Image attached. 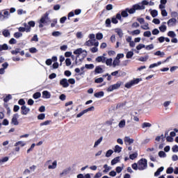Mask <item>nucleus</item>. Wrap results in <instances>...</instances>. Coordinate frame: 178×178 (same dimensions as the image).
Masks as SVG:
<instances>
[{
  "mask_svg": "<svg viewBox=\"0 0 178 178\" xmlns=\"http://www.w3.org/2000/svg\"><path fill=\"white\" fill-rule=\"evenodd\" d=\"M150 15H152V17H156V16H158V10H152L150 11Z\"/></svg>",
  "mask_w": 178,
  "mask_h": 178,
  "instance_id": "30",
  "label": "nucleus"
},
{
  "mask_svg": "<svg viewBox=\"0 0 178 178\" xmlns=\"http://www.w3.org/2000/svg\"><path fill=\"white\" fill-rule=\"evenodd\" d=\"M30 27H34L35 26V22L34 21H30L28 22Z\"/></svg>",
  "mask_w": 178,
  "mask_h": 178,
  "instance_id": "60",
  "label": "nucleus"
},
{
  "mask_svg": "<svg viewBox=\"0 0 178 178\" xmlns=\"http://www.w3.org/2000/svg\"><path fill=\"white\" fill-rule=\"evenodd\" d=\"M94 97H95L96 98H100V97H104V92L101 91L96 92L95 93Z\"/></svg>",
  "mask_w": 178,
  "mask_h": 178,
  "instance_id": "27",
  "label": "nucleus"
},
{
  "mask_svg": "<svg viewBox=\"0 0 178 178\" xmlns=\"http://www.w3.org/2000/svg\"><path fill=\"white\" fill-rule=\"evenodd\" d=\"M133 55H134V53L133 51H128L126 57L127 59H131V58H133Z\"/></svg>",
  "mask_w": 178,
  "mask_h": 178,
  "instance_id": "32",
  "label": "nucleus"
},
{
  "mask_svg": "<svg viewBox=\"0 0 178 178\" xmlns=\"http://www.w3.org/2000/svg\"><path fill=\"white\" fill-rule=\"evenodd\" d=\"M60 85L63 87V88H67L69 87V82L66 79H63L60 81Z\"/></svg>",
  "mask_w": 178,
  "mask_h": 178,
  "instance_id": "10",
  "label": "nucleus"
},
{
  "mask_svg": "<svg viewBox=\"0 0 178 178\" xmlns=\"http://www.w3.org/2000/svg\"><path fill=\"white\" fill-rule=\"evenodd\" d=\"M83 52H86V54H87V51L83 50V49H81V48L77 49L74 51V54L76 55V61H75L76 65H77V58H79L80 56V55H81V54H83Z\"/></svg>",
  "mask_w": 178,
  "mask_h": 178,
  "instance_id": "6",
  "label": "nucleus"
},
{
  "mask_svg": "<svg viewBox=\"0 0 178 178\" xmlns=\"http://www.w3.org/2000/svg\"><path fill=\"white\" fill-rule=\"evenodd\" d=\"M62 33L59 31H54L51 33V35H53V37H59V35H61Z\"/></svg>",
  "mask_w": 178,
  "mask_h": 178,
  "instance_id": "41",
  "label": "nucleus"
},
{
  "mask_svg": "<svg viewBox=\"0 0 178 178\" xmlns=\"http://www.w3.org/2000/svg\"><path fill=\"white\" fill-rule=\"evenodd\" d=\"M127 9L126 8L124 10H122L121 13V15L122 17H127L129 16V13H127Z\"/></svg>",
  "mask_w": 178,
  "mask_h": 178,
  "instance_id": "33",
  "label": "nucleus"
},
{
  "mask_svg": "<svg viewBox=\"0 0 178 178\" xmlns=\"http://www.w3.org/2000/svg\"><path fill=\"white\" fill-rule=\"evenodd\" d=\"M143 48H145V44H139L138 46H136V49L138 51H140V49H143Z\"/></svg>",
  "mask_w": 178,
  "mask_h": 178,
  "instance_id": "47",
  "label": "nucleus"
},
{
  "mask_svg": "<svg viewBox=\"0 0 178 178\" xmlns=\"http://www.w3.org/2000/svg\"><path fill=\"white\" fill-rule=\"evenodd\" d=\"M9 49V47H8V44H3L2 45L0 44V51H6Z\"/></svg>",
  "mask_w": 178,
  "mask_h": 178,
  "instance_id": "24",
  "label": "nucleus"
},
{
  "mask_svg": "<svg viewBox=\"0 0 178 178\" xmlns=\"http://www.w3.org/2000/svg\"><path fill=\"white\" fill-rule=\"evenodd\" d=\"M121 86H122V82L118 81L115 84L110 86L107 88V91H108V92H111L113 91V90H118V88H120Z\"/></svg>",
  "mask_w": 178,
  "mask_h": 178,
  "instance_id": "4",
  "label": "nucleus"
},
{
  "mask_svg": "<svg viewBox=\"0 0 178 178\" xmlns=\"http://www.w3.org/2000/svg\"><path fill=\"white\" fill-rule=\"evenodd\" d=\"M51 162H52L51 160H49L46 161L45 165L48 166V169H56V166H58V162H56V161H54L52 163V165H51Z\"/></svg>",
  "mask_w": 178,
  "mask_h": 178,
  "instance_id": "5",
  "label": "nucleus"
},
{
  "mask_svg": "<svg viewBox=\"0 0 178 178\" xmlns=\"http://www.w3.org/2000/svg\"><path fill=\"white\" fill-rule=\"evenodd\" d=\"M113 60L112 58H106L105 60V63L106 66H112Z\"/></svg>",
  "mask_w": 178,
  "mask_h": 178,
  "instance_id": "16",
  "label": "nucleus"
},
{
  "mask_svg": "<svg viewBox=\"0 0 178 178\" xmlns=\"http://www.w3.org/2000/svg\"><path fill=\"white\" fill-rule=\"evenodd\" d=\"M166 25H161V26H159V30L160 31H161V33H165V31H166Z\"/></svg>",
  "mask_w": 178,
  "mask_h": 178,
  "instance_id": "40",
  "label": "nucleus"
},
{
  "mask_svg": "<svg viewBox=\"0 0 178 178\" xmlns=\"http://www.w3.org/2000/svg\"><path fill=\"white\" fill-rule=\"evenodd\" d=\"M3 35L4 37H9V35H10V32H9V30L6 29L3 31Z\"/></svg>",
  "mask_w": 178,
  "mask_h": 178,
  "instance_id": "36",
  "label": "nucleus"
},
{
  "mask_svg": "<svg viewBox=\"0 0 178 178\" xmlns=\"http://www.w3.org/2000/svg\"><path fill=\"white\" fill-rule=\"evenodd\" d=\"M154 55H156V56H160V58H163V56H165V52L157 51L154 53Z\"/></svg>",
  "mask_w": 178,
  "mask_h": 178,
  "instance_id": "21",
  "label": "nucleus"
},
{
  "mask_svg": "<svg viewBox=\"0 0 178 178\" xmlns=\"http://www.w3.org/2000/svg\"><path fill=\"white\" fill-rule=\"evenodd\" d=\"M151 126H152V124H151V123L149 122H144L142 124L143 129H145V127H151Z\"/></svg>",
  "mask_w": 178,
  "mask_h": 178,
  "instance_id": "39",
  "label": "nucleus"
},
{
  "mask_svg": "<svg viewBox=\"0 0 178 178\" xmlns=\"http://www.w3.org/2000/svg\"><path fill=\"white\" fill-rule=\"evenodd\" d=\"M149 24H148V23H145V25H142L140 27L143 30H149Z\"/></svg>",
  "mask_w": 178,
  "mask_h": 178,
  "instance_id": "43",
  "label": "nucleus"
},
{
  "mask_svg": "<svg viewBox=\"0 0 178 178\" xmlns=\"http://www.w3.org/2000/svg\"><path fill=\"white\" fill-rule=\"evenodd\" d=\"M15 38H20V37H23V33L20 32H16L14 33Z\"/></svg>",
  "mask_w": 178,
  "mask_h": 178,
  "instance_id": "38",
  "label": "nucleus"
},
{
  "mask_svg": "<svg viewBox=\"0 0 178 178\" xmlns=\"http://www.w3.org/2000/svg\"><path fill=\"white\" fill-rule=\"evenodd\" d=\"M172 152H178V146L177 145H174L172 147Z\"/></svg>",
  "mask_w": 178,
  "mask_h": 178,
  "instance_id": "61",
  "label": "nucleus"
},
{
  "mask_svg": "<svg viewBox=\"0 0 178 178\" xmlns=\"http://www.w3.org/2000/svg\"><path fill=\"white\" fill-rule=\"evenodd\" d=\"M102 140H104V137L102 136L95 143L94 148H97V147H98V145L101 144V143L102 142Z\"/></svg>",
  "mask_w": 178,
  "mask_h": 178,
  "instance_id": "18",
  "label": "nucleus"
},
{
  "mask_svg": "<svg viewBox=\"0 0 178 178\" xmlns=\"http://www.w3.org/2000/svg\"><path fill=\"white\" fill-rule=\"evenodd\" d=\"M10 99H12V95H8L3 99L4 102H8Z\"/></svg>",
  "mask_w": 178,
  "mask_h": 178,
  "instance_id": "56",
  "label": "nucleus"
},
{
  "mask_svg": "<svg viewBox=\"0 0 178 178\" xmlns=\"http://www.w3.org/2000/svg\"><path fill=\"white\" fill-rule=\"evenodd\" d=\"M159 156H160V158H165L166 157V153H165V152H163V151H160L159 152Z\"/></svg>",
  "mask_w": 178,
  "mask_h": 178,
  "instance_id": "45",
  "label": "nucleus"
},
{
  "mask_svg": "<svg viewBox=\"0 0 178 178\" xmlns=\"http://www.w3.org/2000/svg\"><path fill=\"white\" fill-rule=\"evenodd\" d=\"M112 66L113 67H116V66H120V60L118 59V58H114L113 61V64Z\"/></svg>",
  "mask_w": 178,
  "mask_h": 178,
  "instance_id": "14",
  "label": "nucleus"
},
{
  "mask_svg": "<svg viewBox=\"0 0 178 178\" xmlns=\"http://www.w3.org/2000/svg\"><path fill=\"white\" fill-rule=\"evenodd\" d=\"M151 35V31H145L143 33L144 37H150Z\"/></svg>",
  "mask_w": 178,
  "mask_h": 178,
  "instance_id": "55",
  "label": "nucleus"
},
{
  "mask_svg": "<svg viewBox=\"0 0 178 178\" xmlns=\"http://www.w3.org/2000/svg\"><path fill=\"white\" fill-rule=\"evenodd\" d=\"M94 106H92L85 110H83V111H81V113H79V114L76 115V118H81V116H83V115H85V113H87V112H90L91 111H94Z\"/></svg>",
  "mask_w": 178,
  "mask_h": 178,
  "instance_id": "7",
  "label": "nucleus"
},
{
  "mask_svg": "<svg viewBox=\"0 0 178 178\" xmlns=\"http://www.w3.org/2000/svg\"><path fill=\"white\" fill-rule=\"evenodd\" d=\"M127 10L129 13L130 15H133V13H136V10H134V7H132V8L131 9L127 8Z\"/></svg>",
  "mask_w": 178,
  "mask_h": 178,
  "instance_id": "57",
  "label": "nucleus"
},
{
  "mask_svg": "<svg viewBox=\"0 0 178 178\" xmlns=\"http://www.w3.org/2000/svg\"><path fill=\"white\" fill-rule=\"evenodd\" d=\"M104 173H108V172H109V170H111V169H112V167H109V166H108L106 164H105L104 165Z\"/></svg>",
  "mask_w": 178,
  "mask_h": 178,
  "instance_id": "37",
  "label": "nucleus"
},
{
  "mask_svg": "<svg viewBox=\"0 0 178 178\" xmlns=\"http://www.w3.org/2000/svg\"><path fill=\"white\" fill-rule=\"evenodd\" d=\"M21 110L22 115H27L30 112V108L26 106H22Z\"/></svg>",
  "mask_w": 178,
  "mask_h": 178,
  "instance_id": "11",
  "label": "nucleus"
},
{
  "mask_svg": "<svg viewBox=\"0 0 178 178\" xmlns=\"http://www.w3.org/2000/svg\"><path fill=\"white\" fill-rule=\"evenodd\" d=\"M137 156H138V154L134 153L132 154H130L129 158H130V159L133 160V159H136V158H137Z\"/></svg>",
  "mask_w": 178,
  "mask_h": 178,
  "instance_id": "51",
  "label": "nucleus"
},
{
  "mask_svg": "<svg viewBox=\"0 0 178 178\" xmlns=\"http://www.w3.org/2000/svg\"><path fill=\"white\" fill-rule=\"evenodd\" d=\"M124 126H126V120H122L119 122L118 127H120V129H123Z\"/></svg>",
  "mask_w": 178,
  "mask_h": 178,
  "instance_id": "23",
  "label": "nucleus"
},
{
  "mask_svg": "<svg viewBox=\"0 0 178 178\" xmlns=\"http://www.w3.org/2000/svg\"><path fill=\"white\" fill-rule=\"evenodd\" d=\"M49 13H46L39 21V27L40 29L44 27V24H47V23H49L51 20L49 19Z\"/></svg>",
  "mask_w": 178,
  "mask_h": 178,
  "instance_id": "1",
  "label": "nucleus"
},
{
  "mask_svg": "<svg viewBox=\"0 0 178 178\" xmlns=\"http://www.w3.org/2000/svg\"><path fill=\"white\" fill-rule=\"evenodd\" d=\"M38 51V50H37L35 47H32L29 49V52H31V54H37Z\"/></svg>",
  "mask_w": 178,
  "mask_h": 178,
  "instance_id": "53",
  "label": "nucleus"
},
{
  "mask_svg": "<svg viewBox=\"0 0 178 178\" xmlns=\"http://www.w3.org/2000/svg\"><path fill=\"white\" fill-rule=\"evenodd\" d=\"M177 22V19H176L175 18H171L168 21L167 24L168 27H173V26H176Z\"/></svg>",
  "mask_w": 178,
  "mask_h": 178,
  "instance_id": "9",
  "label": "nucleus"
},
{
  "mask_svg": "<svg viewBox=\"0 0 178 178\" xmlns=\"http://www.w3.org/2000/svg\"><path fill=\"white\" fill-rule=\"evenodd\" d=\"M160 65H162V62L159 61L157 63L151 64L149 65V69H153V67H156V66H159Z\"/></svg>",
  "mask_w": 178,
  "mask_h": 178,
  "instance_id": "29",
  "label": "nucleus"
},
{
  "mask_svg": "<svg viewBox=\"0 0 178 178\" xmlns=\"http://www.w3.org/2000/svg\"><path fill=\"white\" fill-rule=\"evenodd\" d=\"M38 120H44L45 119V115L44 113H41L38 115Z\"/></svg>",
  "mask_w": 178,
  "mask_h": 178,
  "instance_id": "48",
  "label": "nucleus"
},
{
  "mask_svg": "<svg viewBox=\"0 0 178 178\" xmlns=\"http://www.w3.org/2000/svg\"><path fill=\"white\" fill-rule=\"evenodd\" d=\"M95 72L97 74L104 73V70L102 69V67H101V66H97L95 67Z\"/></svg>",
  "mask_w": 178,
  "mask_h": 178,
  "instance_id": "17",
  "label": "nucleus"
},
{
  "mask_svg": "<svg viewBox=\"0 0 178 178\" xmlns=\"http://www.w3.org/2000/svg\"><path fill=\"white\" fill-rule=\"evenodd\" d=\"M85 67L86 69H94L95 66H94V64H86L85 65Z\"/></svg>",
  "mask_w": 178,
  "mask_h": 178,
  "instance_id": "50",
  "label": "nucleus"
},
{
  "mask_svg": "<svg viewBox=\"0 0 178 178\" xmlns=\"http://www.w3.org/2000/svg\"><path fill=\"white\" fill-rule=\"evenodd\" d=\"M96 38L97 40H102V38H104V35H102V33H98L96 34Z\"/></svg>",
  "mask_w": 178,
  "mask_h": 178,
  "instance_id": "46",
  "label": "nucleus"
},
{
  "mask_svg": "<svg viewBox=\"0 0 178 178\" xmlns=\"http://www.w3.org/2000/svg\"><path fill=\"white\" fill-rule=\"evenodd\" d=\"M51 123V120H47L40 124V126H48Z\"/></svg>",
  "mask_w": 178,
  "mask_h": 178,
  "instance_id": "52",
  "label": "nucleus"
},
{
  "mask_svg": "<svg viewBox=\"0 0 178 178\" xmlns=\"http://www.w3.org/2000/svg\"><path fill=\"white\" fill-rule=\"evenodd\" d=\"M124 142L127 143L130 145V144H133V143H134V140L132 138H130V137L129 136H126L124 138Z\"/></svg>",
  "mask_w": 178,
  "mask_h": 178,
  "instance_id": "15",
  "label": "nucleus"
},
{
  "mask_svg": "<svg viewBox=\"0 0 178 178\" xmlns=\"http://www.w3.org/2000/svg\"><path fill=\"white\" fill-rule=\"evenodd\" d=\"M43 98H51V93L47 90L42 92Z\"/></svg>",
  "mask_w": 178,
  "mask_h": 178,
  "instance_id": "19",
  "label": "nucleus"
},
{
  "mask_svg": "<svg viewBox=\"0 0 178 178\" xmlns=\"http://www.w3.org/2000/svg\"><path fill=\"white\" fill-rule=\"evenodd\" d=\"M40 97H41V93L40 92H37L33 95V98H34V99H38V98H40Z\"/></svg>",
  "mask_w": 178,
  "mask_h": 178,
  "instance_id": "31",
  "label": "nucleus"
},
{
  "mask_svg": "<svg viewBox=\"0 0 178 178\" xmlns=\"http://www.w3.org/2000/svg\"><path fill=\"white\" fill-rule=\"evenodd\" d=\"M103 81H104V78L102 77L97 78L95 80V83H102Z\"/></svg>",
  "mask_w": 178,
  "mask_h": 178,
  "instance_id": "54",
  "label": "nucleus"
},
{
  "mask_svg": "<svg viewBox=\"0 0 178 178\" xmlns=\"http://www.w3.org/2000/svg\"><path fill=\"white\" fill-rule=\"evenodd\" d=\"M134 9L136 10H143V9H145V6H140L139 4H135L133 6Z\"/></svg>",
  "mask_w": 178,
  "mask_h": 178,
  "instance_id": "13",
  "label": "nucleus"
},
{
  "mask_svg": "<svg viewBox=\"0 0 178 178\" xmlns=\"http://www.w3.org/2000/svg\"><path fill=\"white\" fill-rule=\"evenodd\" d=\"M153 35H158V34H159V30H158V29H154L152 31Z\"/></svg>",
  "mask_w": 178,
  "mask_h": 178,
  "instance_id": "58",
  "label": "nucleus"
},
{
  "mask_svg": "<svg viewBox=\"0 0 178 178\" xmlns=\"http://www.w3.org/2000/svg\"><path fill=\"white\" fill-rule=\"evenodd\" d=\"M113 154V150H112V149L108 150L106 153V158H109L111 156V155H112Z\"/></svg>",
  "mask_w": 178,
  "mask_h": 178,
  "instance_id": "42",
  "label": "nucleus"
},
{
  "mask_svg": "<svg viewBox=\"0 0 178 178\" xmlns=\"http://www.w3.org/2000/svg\"><path fill=\"white\" fill-rule=\"evenodd\" d=\"M106 59V57L104 56H98L97 58H95L96 62L97 63H100L102 62V63H105V60Z\"/></svg>",
  "mask_w": 178,
  "mask_h": 178,
  "instance_id": "12",
  "label": "nucleus"
},
{
  "mask_svg": "<svg viewBox=\"0 0 178 178\" xmlns=\"http://www.w3.org/2000/svg\"><path fill=\"white\" fill-rule=\"evenodd\" d=\"M140 33H141V31L138 29H136V30L133 31L132 32H131V34L132 35H138V34H140Z\"/></svg>",
  "mask_w": 178,
  "mask_h": 178,
  "instance_id": "44",
  "label": "nucleus"
},
{
  "mask_svg": "<svg viewBox=\"0 0 178 178\" xmlns=\"http://www.w3.org/2000/svg\"><path fill=\"white\" fill-rule=\"evenodd\" d=\"M132 168H134V170H137L138 169V164L136 163L132 164Z\"/></svg>",
  "mask_w": 178,
  "mask_h": 178,
  "instance_id": "64",
  "label": "nucleus"
},
{
  "mask_svg": "<svg viewBox=\"0 0 178 178\" xmlns=\"http://www.w3.org/2000/svg\"><path fill=\"white\" fill-rule=\"evenodd\" d=\"M149 58V56L146 55L145 57H140L138 58V60L140 62H147L148 60V58Z\"/></svg>",
  "mask_w": 178,
  "mask_h": 178,
  "instance_id": "26",
  "label": "nucleus"
},
{
  "mask_svg": "<svg viewBox=\"0 0 178 178\" xmlns=\"http://www.w3.org/2000/svg\"><path fill=\"white\" fill-rule=\"evenodd\" d=\"M115 33H117V34L119 35L120 38L123 37V31H122V29H115Z\"/></svg>",
  "mask_w": 178,
  "mask_h": 178,
  "instance_id": "25",
  "label": "nucleus"
},
{
  "mask_svg": "<svg viewBox=\"0 0 178 178\" xmlns=\"http://www.w3.org/2000/svg\"><path fill=\"white\" fill-rule=\"evenodd\" d=\"M168 35L171 38H175V37H176V33L174 31H170L168 33Z\"/></svg>",
  "mask_w": 178,
  "mask_h": 178,
  "instance_id": "35",
  "label": "nucleus"
},
{
  "mask_svg": "<svg viewBox=\"0 0 178 178\" xmlns=\"http://www.w3.org/2000/svg\"><path fill=\"white\" fill-rule=\"evenodd\" d=\"M84 45H86V47H92V45H94L93 40H89L86 41L84 43Z\"/></svg>",
  "mask_w": 178,
  "mask_h": 178,
  "instance_id": "20",
  "label": "nucleus"
},
{
  "mask_svg": "<svg viewBox=\"0 0 178 178\" xmlns=\"http://www.w3.org/2000/svg\"><path fill=\"white\" fill-rule=\"evenodd\" d=\"M106 27H111V19L108 18L106 20Z\"/></svg>",
  "mask_w": 178,
  "mask_h": 178,
  "instance_id": "63",
  "label": "nucleus"
},
{
  "mask_svg": "<svg viewBox=\"0 0 178 178\" xmlns=\"http://www.w3.org/2000/svg\"><path fill=\"white\" fill-rule=\"evenodd\" d=\"M138 170H144L145 169H147V159H142L138 161Z\"/></svg>",
  "mask_w": 178,
  "mask_h": 178,
  "instance_id": "3",
  "label": "nucleus"
},
{
  "mask_svg": "<svg viewBox=\"0 0 178 178\" xmlns=\"http://www.w3.org/2000/svg\"><path fill=\"white\" fill-rule=\"evenodd\" d=\"M18 145H20L21 147H24V145H26V143L23 141H18L15 144V147H17Z\"/></svg>",
  "mask_w": 178,
  "mask_h": 178,
  "instance_id": "34",
  "label": "nucleus"
},
{
  "mask_svg": "<svg viewBox=\"0 0 178 178\" xmlns=\"http://www.w3.org/2000/svg\"><path fill=\"white\" fill-rule=\"evenodd\" d=\"M141 81V79L137 78L134 79L128 83H125L124 87L125 88H131L133 86H136V84H138Z\"/></svg>",
  "mask_w": 178,
  "mask_h": 178,
  "instance_id": "2",
  "label": "nucleus"
},
{
  "mask_svg": "<svg viewBox=\"0 0 178 178\" xmlns=\"http://www.w3.org/2000/svg\"><path fill=\"white\" fill-rule=\"evenodd\" d=\"M114 152H118L119 154L120 152H122V147L119 145H115L114 149Z\"/></svg>",
  "mask_w": 178,
  "mask_h": 178,
  "instance_id": "28",
  "label": "nucleus"
},
{
  "mask_svg": "<svg viewBox=\"0 0 178 178\" xmlns=\"http://www.w3.org/2000/svg\"><path fill=\"white\" fill-rule=\"evenodd\" d=\"M17 119H19V114H14L11 120V124H14V126H19V121Z\"/></svg>",
  "mask_w": 178,
  "mask_h": 178,
  "instance_id": "8",
  "label": "nucleus"
},
{
  "mask_svg": "<svg viewBox=\"0 0 178 178\" xmlns=\"http://www.w3.org/2000/svg\"><path fill=\"white\" fill-rule=\"evenodd\" d=\"M178 13L176 11L171 12V17H177Z\"/></svg>",
  "mask_w": 178,
  "mask_h": 178,
  "instance_id": "62",
  "label": "nucleus"
},
{
  "mask_svg": "<svg viewBox=\"0 0 178 178\" xmlns=\"http://www.w3.org/2000/svg\"><path fill=\"white\" fill-rule=\"evenodd\" d=\"M145 49H147V51H149L151 49H154V44H149V45H147L145 47Z\"/></svg>",
  "mask_w": 178,
  "mask_h": 178,
  "instance_id": "49",
  "label": "nucleus"
},
{
  "mask_svg": "<svg viewBox=\"0 0 178 178\" xmlns=\"http://www.w3.org/2000/svg\"><path fill=\"white\" fill-rule=\"evenodd\" d=\"M120 161V156H117L115 158H114L112 161H111V165H116V163H118V162H119Z\"/></svg>",
  "mask_w": 178,
  "mask_h": 178,
  "instance_id": "22",
  "label": "nucleus"
},
{
  "mask_svg": "<svg viewBox=\"0 0 178 178\" xmlns=\"http://www.w3.org/2000/svg\"><path fill=\"white\" fill-rule=\"evenodd\" d=\"M166 173L168 175H170V174L173 173V168H168L166 170Z\"/></svg>",
  "mask_w": 178,
  "mask_h": 178,
  "instance_id": "59",
  "label": "nucleus"
}]
</instances>
